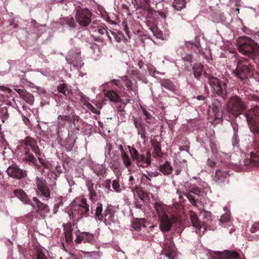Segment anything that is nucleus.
<instances>
[{
    "label": "nucleus",
    "mask_w": 259,
    "mask_h": 259,
    "mask_svg": "<svg viewBox=\"0 0 259 259\" xmlns=\"http://www.w3.org/2000/svg\"><path fill=\"white\" fill-rule=\"evenodd\" d=\"M95 218L100 221H103V205L101 203H97L95 209Z\"/></svg>",
    "instance_id": "cd10ccee"
},
{
    "label": "nucleus",
    "mask_w": 259,
    "mask_h": 259,
    "mask_svg": "<svg viewBox=\"0 0 259 259\" xmlns=\"http://www.w3.org/2000/svg\"><path fill=\"white\" fill-rule=\"evenodd\" d=\"M157 13L159 16H160L161 17H162L163 19H165L166 17V14L165 13L163 12L156 11L154 10V11L153 12V13Z\"/></svg>",
    "instance_id": "0e129e2a"
},
{
    "label": "nucleus",
    "mask_w": 259,
    "mask_h": 259,
    "mask_svg": "<svg viewBox=\"0 0 259 259\" xmlns=\"http://www.w3.org/2000/svg\"><path fill=\"white\" fill-rule=\"evenodd\" d=\"M16 197L18 198L25 204H30L31 200L28 198L27 195L22 190H16L14 191Z\"/></svg>",
    "instance_id": "5701e85b"
},
{
    "label": "nucleus",
    "mask_w": 259,
    "mask_h": 259,
    "mask_svg": "<svg viewBox=\"0 0 259 259\" xmlns=\"http://www.w3.org/2000/svg\"><path fill=\"white\" fill-rule=\"evenodd\" d=\"M72 231L71 228H68L65 232V238L67 242H70L72 240L73 237L72 235Z\"/></svg>",
    "instance_id": "09e8293b"
},
{
    "label": "nucleus",
    "mask_w": 259,
    "mask_h": 259,
    "mask_svg": "<svg viewBox=\"0 0 259 259\" xmlns=\"http://www.w3.org/2000/svg\"><path fill=\"white\" fill-rule=\"evenodd\" d=\"M97 196V193L95 190L92 191L90 192V198L92 200H93V199Z\"/></svg>",
    "instance_id": "e2e57ef3"
},
{
    "label": "nucleus",
    "mask_w": 259,
    "mask_h": 259,
    "mask_svg": "<svg viewBox=\"0 0 259 259\" xmlns=\"http://www.w3.org/2000/svg\"><path fill=\"white\" fill-rule=\"evenodd\" d=\"M233 74L241 81H245L253 75V68L246 60H238Z\"/></svg>",
    "instance_id": "423d86ee"
},
{
    "label": "nucleus",
    "mask_w": 259,
    "mask_h": 259,
    "mask_svg": "<svg viewBox=\"0 0 259 259\" xmlns=\"http://www.w3.org/2000/svg\"><path fill=\"white\" fill-rule=\"evenodd\" d=\"M214 254L218 256L214 257V259H240V255L236 251L226 250L223 252H215Z\"/></svg>",
    "instance_id": "ddd939ff"
},
{
    "label": "nucleus",
    "mask_w": 259,
    "mask_h": 259,
    "mask_svg": "<svg viewBox=\"0 0 259 259\" xmlns=\"http://www.w3.org/2000/svg\"><path fill=\"white\" fill-rule=\"evenodd\" d=\"M184 195L188 198L190 202L192 204V205L196 206L197 205L196 204V199L194 196H193L191 193L189 192H185L184 193Z\"/></svg>",
    "instance_id": "79ce46f5"
},
{
    "label": "nucleus",
    "mask_w": 259,
    "mask_h": 259,
    "mask_svg": "<svg viewBox=\"0 0 259 259\" xmlns=\"http://www.w3.org/2000/svg\"><path fill=\"white\" fill-rule=\"evenodd\" d=\"M35 183L38 190L41 192V195L47 199L50 197V190L46 180L43 178L37 177Z\"/></svg>",
    "instance_id": "9b49d317"
},
{
    "label": "nucleus",
    "mask_w": 259,
    "mask_h": 259,
    "mask_svg": "<svg viewBox=\"0 0 259 259\" xmlns=\"http://www.w3.org/2000/svg\"><path fill=\"white\" fill-rule=\"evenodd\" d=\"M76 238L75 242L76 243H80L82 241L84 243H89L91 244H94L96 242L95 235L88 232H80L79 230L75 232Z\"/></svg>",
    "instance_id": "1a4fd4ad"
},
{
    "label": "nucleus",
    "mask_w": 259,
    "mask_h": 259,
    "mask_svg": "<svg viewBox=\"0 0 259 259\" xmlns=\"http://www.w3.org/2000/svg\"><path fill=\"white\" fill-rule=\"evenodd\" d=\"M248 115H252V116H253L254 117V119L257 124V125L258 126V127H259V114L258 115H256L255 114V113H254L253 112H249V113H246L244 114V116L245 117H246V120L247 121V116Z\"/></svg>",
    "instance_id": "3c124183"
},
{
    "label": "nucleus",
    "mask_w": 259,
    "mask_h": 259,
    "mask_svg": "<svg viewBox=\"0 0 259 259\" xmlns=\"http://www.w3.org/2000/svg\"><path fill=\"white\" fill-rule=\"evenodd\" d=\"M23 100L30 105H32L34 100V96L30 93L26 92L22 97Z\"/></svg>",
    "instance_id": "58836bf2"
},
{
    "label": "nucleus",
    "mask_w": 259,
    "mask_h": 259,
    "mask_svg": "<svg viewBox=\"0 0 259 259\" xmlns=\"http://www.w3.org/2000/svg\"><path fill=\"white\" fill-rule=\"evenodd\" d=\"M238 49L242 54L254 59L259 56V45L250 38L242 37L238 42Z\"/></svg>",
    "instance_id": "f03ea898"
},
{
    "label": "nucleus",
    "mask_w": 259,
    "mask_h": 259,
    "mask_svg": "<svg viewBox=\"0 0 259 259\" xmlns=\"http://www.w3.org/2000/svg\"><path fill=\"white\" fill-rule=\"evenodd\" d=\"M112 188L116 192H120L121 191L120 185L118 180H114L112 183Z\"/></svg>",
    "instance_id": "8fccbe9b"
},
{
    "label": "nucleus",
    "mask_w": 259,
    "mask_h": 259,
    "mask_svg": "<svg viewBox=\"0 0 259 259\" xmlns=\"http://www.w3.org/2000/svg\"><path fill=\"white\" fill-rule=\"evenodd\" d=\"M151 145L154 148L153 154L156 157H161L162 152L161 150V144L157 141L151 142Z\"/></svg>",
    "instance_id": "c756f323"
},
{
    "label": "nucleus",
    "mask_w": 259,
    "mask_h": 259,
    "mask_svg": "<svg viewBox=\"0 0 259 259\" xmlns=\"http://www.w3.org/2000/svg\"><path fill=\"white\" fill-rule=\"evenodd\" d=\"M58 124L59 127H64L67 122L69 124L72 123V118L71 115H60L58 117Z\"/></svg>",
    "instance_id": "4be33fe9"
},
{
    "label": "nucleus",
    "mask_w": 259,
    "mask_h": 259,
    "mask_svg": "<svg viewBox=\"0 0 259 259\" xmlns=\"http://www.w3.org/2000/svg\"><path fill=\"white\" fill-rule=\"evenodd\" d=\"M71 117L72 118V123L75 126H76L75 122H78L79 120H80V118L78 116L75 115H72Z\"/></svg>",
    "instance_id": "bf43d9fd"
},
{
    "label": "nucleus",
    "mask_w": 259,
    "mask_h": 259,
    "mask_svg": "<svg viewBox=\"0 0 259 259\" xmlns=\"http://www.w3.org/2000/svg\"><path fill=\"white\" fill-rule=\"evenodd\" d=\"M143 112L145 117V120L147 121V122H149V120H151V115L145 109H143Z\"/></svg>",
    "instance_id": "864d4df0"
},
{
    "label": "nucleus",
    "mask_w": 259,
    "mask_h": 259,
    "mask_svg": "<svg viewBox=\"0 0 259 259\" xmlns=\"http://www.w3.org/2000/svg\"><path fill=\"white\" fill-rule=\"evenodd\" d=\"M121 157L124 166L126 168H128L132 164L131 158L126 153H123L122 154H121Z\"/></svg>",
    "instance_id": "72a5a7b5"
},
{
    "label": "nucleus",
    "mask_w": 259,
    "mask_h": 259,
    "mask_svg": "<svg viewBox=\"0 0 259 259\" xmlns=\"http://www.w3.org/2000/svg\"><path fill=\"white\" fill-rule=\"evenodd\" d=\"M94 184L92 181H89L87 184L88 189L89 192L95 190L94 188Z\"/></svg>",
    "instance_id": "13d9d810"
},
{
    "label": "nucleus",
    "mask_w": 259,
    "mask_h": 259,
    "mask_svg": "<svg viewBox=\"0 0 259 259\" xmlns=\"http://www.w3.org/2000/svg\"><path fill=\"white\" fill-rule=\"evenodd\" d=\"M83 105L86 106V107L91 111L93 113L99 114L100 113V110L97 109L94 106H93L88 101H85L83 103Z\"/></svg>",
    "instance_id": "37998d69"
},
{
    "label": "nucleus",
    "mask_w": 259,
    "mask_h": 259,
    "mask_svg": "<svg viewBox=\"0 0 259 259\" xmlns=\"http://www.w3.org/2000/svg\"><path fill=\"white\" fill-rule=\"evenodd\" d=\"M148 174H143V177L148 181V183L149 184V182L151 181V178L153 177H157L159 173L157 171H150L147 172Z\"/></svg>",
    "instance_id": "a19ab883"
},
{
    "label": "nucleus",
    "mask_w": 259,
    "mask_h": 259,
    "mask_svg": "<svg viewBox=\"0 0 259 259\" xmlns=\"http://www.w3.org/2000/svg\"><path fill=\"white\" fill-rule=\"evenodd\" d=\"M173 168L170 163L166 161L165 163L161 165L159 167V170L164 175H170Z\"/></svg>",
    "instance_id": "c85d7f7f"
},
{
    "label": "nucleus",
    "mask_w": 259,
    "mask_h": 259,
    "mask_svg": "<svg viewBox=\"0 0 259 259\" xmlns=\"http://www.w3.org/2000/svg\"><path fill=\"white\" fill-rule=\"evenodd\" d=\"M111 180L109 179L107 180L104 182V185L106 189H110Z\"/></svg>",
    "instance_id": "680f3d73"
},
{
    "label": "nucleus",
    "mask_w": 259,
    "mask_h": 259,
    "mask_svg": "<svg viewBox=\"0 0 259 259\" xmlns=\"http://www.w3.org/2000/svg\"><path fill=\"white\" fill-rule=\"evenodd\" d=\"M36 259H47L44 251L41 248H37L36 251Z\"/></svg>",
    "instance_id": "de8ad7c7"
},
{
    "label": "nucleus",
    "mask_w": 259,
    "mask_h": 259,
    "mask_svg": "<svg viewBox=\"0 0 259 259\" xmlns=\"http://www.w3.org/2000/svg\"><path fill=\"white\" fill-rule=\"evenodd\" d=\"M67 23L69 25V26L70 27H75V21L72 17H71L68 19V20L67 22Z\"/></svg>",
    "instance_id": "5fc2aeb1"
},
{
    "label": "nucleus",
    "mask_w": 259,
    "mask_h": 259,
    "mask_svg": "<svg viewBox=\"0 0 259 259\" xmlns=\"http://www.w3.org/2000/svg\"><path fill=\"white\" fill-rule=\"evenodd\" d=\"M16 91L19 94V95L22 97L24 94L26 92V91L22 89H15Z\"/></svg>",
    "instance_id": "69168bd1"
},
{
    "label": "nucleus",
    "mask_w": 259,
    "mask_h": 259,
    "mask_svg": "<svg viewBox=\"0 0 259 259\" xmlns=\"http://www.w3.org/2000/svg\"><path fill=\"white\" fill-rule=\"evenodd\" d=\"M244 165L246 166H259V150L256 153L251 152L250 158L245 159Z\"/></svg>",
    "instance_id": "2eb2a0df"
},
{
    "label": "nucleus",
    "mask_w": 259,
    "mask_h": 259,
    "mask_svg": "<svg viewBox=\"0 0 259 259\" xmlns=\"http://www.w3.org/2000/svg\"><path fill=\"white\" fill-rule=\"evenodd\" d=\"M145 220L144 219L136 218L133 220L132 226L136 231H140L142 227L145 228Z\"/></svg>",
    "instance_id": "b1692460"
},
{
    "label": "nucleus",
    "mask_w": 259,
    "mask_h": 259,
    "mask_svg": "<svg viewBox=\"0 0 259 259\" xmlns=\"http://www.w3.org/2000/svg\"><path fill=\"white\" fill-rule=\"evenodd\" d=\"M124 85L127 88L128 91H131L134 93V95L131 94L132 96L136 95L137 89L135 87H133L132 81L129 79L127 76H124L122 78Z\"/></svg>",
    "instance_id": "bb28decb"
},
{
    "label": "nucleus",
    "mask_w": 259,
    "mask_h": 259,
    "mask_svg": "<svg viewBox=\"0 0 259 259\" xmlns=\"http://www.w3.org/2000/svg\"><path fill=\"white\" fill-rule=\"evenodd\" d=\"M154 207L157 213L159 218L167 215L164 209L163 206L160 203L155 202Z\"/></svg>",
    "instance_id": "7c9ffc66"
},
{
    "label": "nucleus",
    "mask_w": 259,
    "mask_h": 259,
    "mask_svg": "<svg viewBox=\"0 0 259 259\" xmlns=\"http://www.w3.org/2000/svg\"><path fill=\"white\" fill-rule=\"evenodd\" d=\"M246 109L245 103L237 96L230 97L226 104L227 111L235 118L243 114Z\"/></svg>",
    "instance_id": "7ed1b4c3"
},
{
    "label": "nucleus",
    "mask_w": 259,
    "mask_h": 259,
    "mask_svg": "<svg viewBox=\"0 0 259 259\" xmlns=\"http://www.w3.org/2000/svg\"><path fill=\"white\" fill-rule=\"evenodd\" d=\"M204 66L200 63H195L192 67V70L194 77L199 79L204 71Z\"/></svg>",
    "instance_id": "412c9836"
},
{
    "label": "nucleus",
    "mask_w": 259,
    "mask_h": 259,
    "mask_svg": "<svg viewBox=\"0 0 259 259\" xmlns=\"http://www.w3.org/2000/svg\"><path fill=\"white\" fill-rule=\"evenodd\" d=\"M203 74L206 78H207L208 83L217 95L225 100L226 99L228 96L226 83L217 77L210 75L206 72H204Z\"/></svg>",
    "instance_id": "39448f33"
},
{
    "label": "nucleus",
    "mask_w": 259,
    "mask_h": 259,
    "mask_svg": "<svg viewBox=\"0 0 259 259\" xmlns=\"http://www.w3.org/2000/svg\"><path fill=\"white\" fill-rule=\"evenodd\" d=\"M127 147L133 161L138 167L146 168L151 165V155L149 151H147L146 154H140L134 147L130 146Z\"/></svg>",
    "instance_id": "0eeeda50"
},
{
    "label": "nucleus",
    "mask_w": 259,
    "mask_h": 259,
    "mask_svg": "<svg viewBox=\"0 0 259 259\" xmlns=\"http://www.w3.org/2000/svg\"><path fill=\"white\" fill-rule=\"evenodd\" d=\"M161 84L165 88L172 91L174 90V84L171 81L167 79H164L161 80Z\"/></svg>",
    "instance_id": "f704fd0d"
},
{
    "label": "nucleus",
    "mask_w": 259,
    "mask_h": 259,
    "mask_svg": "<svg viewBox=\"0 0 259 259\" xmlns=\"http://www.w3.org/2000/svg\"><path fill=\"white\" fill-rule=\"evenodd\" d=\"M208 119L215 123L222 121L223 117L222 103L218 100H213L208 111Z\"/></svg>",
    "instance_id": "6e6552de"
},
{
    "label": "nucleus",
    "mask_w": 259,
    "mask_h": 259,
    "mask_svg": "<svg viewBox=\"0 0 259 259\" xmlns=\"http://www.w3.org/2000/svg\"><path fill=\"white\" fill-rule=\"evenodd\" d=\"M164 254L169 259H174L175 257V247L173 242L164 241L162 245Z\"/></svg>",
    "instance_id": "4468645a"
},
{
    "label": "nucleus",
    "mask_w": 259,
    "mask_h": 259,
    "mask_svg": "<svg viewBox=\"0 0 259 259\" xmlns=\"http://www.w3.org/2000/svg\"><path fill=\"white\" fill-rule=\"evenodd\" d=\"M120 104L118 105L116 107L117 111L118 112H124V108L126 105V103L122 102L121 100L118 102Z\"/></svg>",
    "instance_id": "603ef678"
},
{
    "label": "nucleus",
    "mask_w": 259,
    "mask_h": 259,
    "mask_svg": "<svg viewBox=\"0 0 259 259\" xmlns=\"http://www.w3.org/2000/svg\"><path fill=\"white\" fill-rule=\"evenodd\" d=\"M7 172L9 177L16 179H21L27 176L26 171L20 168L16 164L9 166L7 169Z\"/></svg>",
    "instance_id": "9d476101"
},
{
    "label": "nucleus",
    "mask_w": 259,
    "mask_h": 259,
    "mask_svg": "<svg viewBox=\"0 0 259 259\" xmlns=\"http://www.w3.org/2000/svg\"><path fill=\"white\" fill-rule=\"evenodd\" d=\"M186 0H174L172 6L177 10H181L186 6Z\"/></svg>",
    "instance_id": "473e14b6"
},
{
    "label": "nucleus",
    "mask_w": 259,
    "mask_h": 259,
    "mask_svg": "<svg viewBox=\"0 0 259 259\" xmlns=\"http://www.w3.org/2000/svg\"><path fill=\"white\" fill-rule=\"evenodd\" d=\"M150 0H140L138 7L147 12L148 15L151 16L153 15L154 10L150 6Z\"/></svg>",
    "instance_id": "aec40b11"
},
{
    "label": "nucleus",
    "mask_w": 259,
    "mask_h": 259,
    "mask_svg": "<svg viewBox=\"0 0 259 259\" xmlns=\"http://www.w3.org/2000/svg\"><path fill=\"white\" fill-rule=\"evenodd\" d=\"M33 200L35 203L37 209L36 212L38 214H40L41 216H42L41 212L43 211L44 213H48L50 211V208L49 206L42 202H41L36 197H33Z\"/></svg>",
    "instance_id": "f3484780"
},
{
    "label": "nucleus",
    "mask_w": 259,
    "mask_h": 259,
    "mask_svg": "<svg viewBox=\"0 0 259 259\" xmlns=\"http://www.w3.org/2000/svg\"><path fill=\"white\" fill-rule=\"evenodd\" d=\"M132 120L133 121L134 124L137 130L145 127L141 118H137L133 116Z\"/></svg>",
    "instance_id": "e433bc0d"
},
{
    "label": "nucleus",
    "mask_w": 259,
    "mask_h": 259,
    "mask_svg": "<svg viewBox=\"0 0 259 259\" xmlns=\"http://www.w3.org/2000/svg\"><path fill=\"white\" fill-rule=\"evenodd\" d=\"M230 171L218 169L216 170L213 180L217 185L224 184L231 176Z\"/></svg>",
    "instance_id": "f8f14e48"
},
{
    "label": "nucleus",
    "mask_w": 259,
    "mask_h": 259,
    "mask_svg": "<svg viewBox=\"0 0 259 259\" xmlns=\"http://www.w3.org/2000/svg\"><path fill=\"white\" fill-rule=\"evenodd\" d=\"M75 143V139L74 136L68 135V137L64 141V145L66 148L67 150L71 151Z\"/></svg>",
    "instance_id": "393cba45"
},
{
    "label": "nucleus",
    "mask_w": 259,
    "mask_h": 259,
    "mask_svg": "<svg viewBox=\"0 0 259 259\" xmlns=\"http://www.w3.org/2000/svg\"><path fill=\"white\" fill-rule=\"evenodd\" d=\"M56 172H55L54 174L56 178L57 177H59L60 174L62 172V171L61 170V166H57L56 167Z\"/></svg>",
    "instance_id": "4d7b16f0"
},
{
    "label": "nucleus",
    "mask_w": 259,
    "mask_h": 259,
    "mask_svg": "<svg viewBox=\"0 0 259 259\" xmlns=\"http://www.w3.org/2000/svg\"><path fill=\"white\" fill-rule=\"evenodd\" d=\"M164 241H169V242H173L172 239V236L171 234H164Z\"/></svg>",
    "instance_id": "6e6d98bb"
},
{
    "label": "nucleus",
    "mask_w": 259,
    "mask_h": 259,
    "mask_svg": "<svg viewBox=\"0 0 259 259\" xmlns=\"http://www.w3.org/2000/svg\"><path fill=\"white\" fill-rule=\"evenodd\" d=\"M82 2H80L77 0H75L73 2L74 5L75 6L76 15L75 21L78 24L82 27L88 26L91 22V17L92 16V12L87 8H81L80 6L83 5Z\"/></svg>",
    "instance_id": "20e7f679"
},
{
    "label": "nucleus",
    "mask_w": 259,
    "mask_h": 259,
    "mask_svg": "<svg viewBox=\"0 0 259 259\" xmlns=\"http://www.w3.org/2000/svg\"><path fill=\"white\" fill-rule=\"evenodd\" d=\"M207 164L210 167H214L216 164V162H214L210 159H208L207 161Z\"/></svg>",
    "instance_id": "052dcab7"
},
{
    "label": "nucleus",
    "mask_w": 259,
    "mask_h": 259,
    "mask_svg": "<svg viewBox=\"0 0 259 259\" xmlns=\"http://www.w3.org/2000/svg\"><path fill=\"white\" fill-rule=\"evenodd\" d=\"M195 46L196 48L198 50V53H199L200 54H202V55L204 54V53L202 52V51H201V50L200 49V45L199 42L196 43Z\"/></svg>",
    "instance_id": "338daca9"
},
{
    "label": "nucleus",
    "mask_w": 259,
    "mask_h": 259,
    "mask_svg": "<svg viewBox=\"0 0 259 259\" xmlns=\"http://www.w3.org/2000/svg\"><path fill=\"white\" fill-rule=\"evenodd\" d=\"M224 209L226 212L221 215L220 223L224 227H226V226H231L232 223L231 222L230 212L228 210L227 207H225Z\"/></svg>",
    "instance_id": "a211bd4d"
},
{
    "label": "nucleus",
    "mask_w": 259,
    "mask_h": 259,
    "mask_svg": "<svg viewBox=\"0 0 259 259\" xmlns=\"http://www.w3.org/2000/svg\"><path fill=\"white\" fill-rule=\"evenodd\" d=\"M78 210L81 215L87 217L89 212V205L87 203V200L85 198H82L80 201V203L77 206Z\"/></svg>",
    "instance_id": "6ab92c4d"
},
{
    "label": "nucleus",
    "mask_w": 259,
    "mask_h": 259,
    "mask_svg": "<svg viewBox=\"0 0 259 259\" xmlns=\"http://www.w3.org/2000/svg\"><path fill=\"white\" fill-rule=\"evenodd\" d=\"M190 192L198 196H202L203 194V190L202 189L197 187H194L192 188Z\"/></svg>",
    "instance_id": "49530a36"
},
{
    "label": "nucleus",
    "mask_w": 259,
    "mask_h": 259,
    "mask_svg": "<svg viewBox=\"0 0 259 259\" xmlns=\"http://www.w3.org/2000/svg\"><path fill=\"white\" fill-rule=\"evenodd\" d=\"M138 134L141 136V138L144 140V142H146L148 140V138L146 135V132L145 127L138 130Z\"/></svg>",
    "instance_id": "a18cd8bd"
},
{
    "label": "nucleus",
    "mask_w": 259,
    "mask_h": 259,
    "mask_svg": "<svg viewBox=\"0 0 259 259\" xmlns=\"http://www.w3.org/2000/svg\"><path fill=\"white\" fill-rule=\"evenodd\" d=\"M106 95L111 101L118 103L121 100L119 95L113 91H108Z\"/></svg>",
    "instance_id": "2f4dec72"
},
{
    "label": "nucleus",
    "mask_w": 259,
    "mask_h": 259,
    "mask_svg": "<svg viewBox=\"0 0 259 259\" xmlns=\"http://www.w3.org/2000/svg\"><path fill=\"white\" fill-rule=\"evenodd\" d=\"M233 128L234 133H237L238 132V125L236 123H234L232 124Z\"/></svg>",
    "instance_id": "774afa93"
},
{
    "label": "nucleus",
    "mask_w": 259,
    "mask_h": 259,
    "mask_svg": "<svg viewBox=\"0 0 259 259\" xmlns=\"http://www.w3.org/2000/svg\"><path fill=\"white\" fill-rule=\"evenodd\" d=\"M95 173L98 176H103L105 173V169L103 165L97 164L93 167Z\"/></svg>",
    "instance_id": "c9c22d12"
},
{
    "label": "nucleus",
    "mask_w": 259,
    "mask_h": 259,
    "mask_svg": "<svg viewBox=\"0 0 259 259\" xmlns=\"http://www.w3.org/2000/svg\"><path fill=\"white\" fill-rule=\"evenodd\" d=\"M114 211L113 206L111 205H108L103 212L104 222L106 223L107 220L111 221L114 218Z\"/></svg>",
    "instance_id": "a878e982"
},
{
    "label": "nucleus",
    "mask_w": 259,
    "mask_h": 259,
    "mask_svg": "<svg viewBox=\"0 0 259 259\" xmlns=\"http://www.w3.org/2000/svg\"><path fill=\"white\" fill-rule=\"evenodd\" d=\"M98 31L99 33L101 34H106V35L109 38V39H111V37L110 36L109 34V32L107 30V27L105 25H104V26H100L99 27H98Z\"/></svg>",
    "instance_id": "c03bdc74"
},
{
    "label": "nucleus",
    "mask_w": 259,
    "mask_h": 259,
    "mask_svg": "<svg viewBox=\"0 0 259 259\" xmlns=\"http://www.w3.org/2000/svg\"><path fill=\"white\" fill-rule=\"evenodd\" d=\"M190 220L194 227L196 228H199L200 227L198 218L195 213H193L190 215Z\"/></svg>",
    "instance_id": "ea45409f"
},
{
    "label": "nucleus",
    "mask_w": 259,
    "mask_h": 259,
    "mask_svg": "<svg viewBox=\"0 0 259 259\" xmlns=\"http://www.w3.org/2000/svg\"><path fill=\"white\" fill-rule=\"evenodd\" d=\"M160 220L159 228L162 232L169 231L171 227L172 223L168 215L159 218Z\"/></svg>",
    "instance_id": "dca6fc26"
},
{
    "label": "nucleus",
    "mask_w": 259,
    "mask_h": 259,
    "mask_svg": "<svg viewBox=\"0 0 259 259\" xmlns=\"http://www.w3.org/2000/svg\"><path fill=\"white\" fill-rule=\"evenodd\" d=\"M21 147L23 148L25 159L26 161L36 165V160L33 154L34 153L42 165H46L44 160L40 157L41 152L37 144V142L33 138L29 136L26 137L22 141Z\"/></svg>",
    "instance_id": "f257e3e1"
},
{
    "label": "nucleus",
    "mask_w": 259,
    "mask_h": 259,
    "mask_svg": "<svg viewBox=\"0 0 259 259\" xmlns=\"http://www.w3.org/2000/svg\"><path fill=\"white\" fill-rule=\"evenodd\" d=\"M58 92L63 94L64 96H66L70 92L67 85L66 83H62L60 84L57 87Z\"/></svg>",
    "instance_id": "4c0bfd02"
}]
</instances>
